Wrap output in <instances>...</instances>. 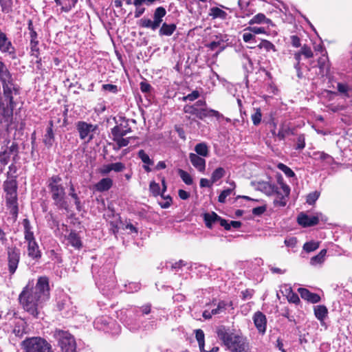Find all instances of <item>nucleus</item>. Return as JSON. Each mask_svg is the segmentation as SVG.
<instances>
[{
    "label": "nucleus",
    "instance_id": "680f3d73",
    "mask_svg": "<svg viewBox=\"0 0 352 352\" xmlns=\"http://www.w3.org/2000/svg\"><path fill=\"white\" fill-rule=\"evenodd\" d=\"M102 89L109 92L116 94L118 92V87L116 85L111 84H104L102 85Z\"/></svg>",
    "mask_w": 352,
    "mask_h": 352
},
{
    "label": "nucleus",
    "instance_id": "423d86ee",
    "mask_svg": "<svg viewBox=\"0 0 352 352\" xmlns=\"http://www.w3.org/2000/svg\"><path fill=\"white\" fill-rule=\"evenodd\" d=\"M3 189L6 192V204L10 213L16 216L18 213L17 204V185L14 179L6 180L3 183Z\"/></svg>",
    "mask_w": 352,
    "mask_h": 352
},
{
    "label": "nucleus",
    "instance_id": "052dcab7",
    "mask_svg": "<svg viewBox=\"0 0 352 352\" xmlns=\"http://www.w3.org/2000/svg\"><path fill=\"white\" fill-rule=\"evenodd\" d=\"M247 31H251L254 35L263 34L265 32V30L262 27H249L246 28Z\"/></svg>",
    "mask_w": 352,
    "mask_h": 352
},
{
    "label": "nucleus",
    "instance_id": "f257e3e1",
    "mask_svg": "<svg viewBox=\"0 0 352 352\" xmlns=\"http://www.w3.org/2000/svg\"><path fill=\"white\" fill-rule=\"evenodd\" d=\"M29 287L28 285L21 292L19 300L27 312L38 318L44 302L50 296L48 278L41 276L38 279L34 287Z\"/></svg>",
    "mask_w": 352,
    "mask_h": 352
},
{
    "label": "nucleus",
    "instance_id": "864d4df0",
    "mask_svg": "<svg viewBox=\"0 0 352 352\" xmlns=\"http://www.w3.org/2000/svg\"><path fill=\"white\" fill-rule=\"evenodd\" d=\"M252 122L254 125H258L260 124L262 118V113L261 112L260 109H256L255 113L251 116Z\"/></svg>",
    "mask_w": 352,
    "mask_h": 352
},
{
    "label": "nucleus",
    "instance_id": "4d7b16f0",
    "mask_svg": "<svg viewBox=\"0 0 352 352\" xmlns=\"http://www.w3.org/2000/svg\"><path fill=\"white\" fill-rule=\"evenodd\" d=\"M0 51L3 53H8L12 54V58L14 57V48L13 45H0Z\"/></svg>",
    "mask_w": 352,
    "mask_h": 352
},
{
    "label": "nucleus",
    "instance_id": "aec40b11",
    "mask_svg": "<svg viewBox=\"0 0 352 352\" xmlns=\"http://www.w3.org/2000/svg\"><path fill=\"white\" fill-rule=\"evenodd\" d=\"M162 184L163 188L162 190L161 191L159 184L156 183L155 182H151L150 183L149 189L154 196L161 195L162 197H164V193L166 190V185L164 178L162 179Z\"/></svg>",
    "mask_w": 352,
    "mask_h": 352
},
{
    "label": "nucleus",
    "instance_id": "b1692460",
    "mask_svg": "<svg viewBox=\"0 0 352 352\" xmlns=\"http://www.w3.org/2000/svg\"><path fill=\"white\" fill-rule=\"evenodd\" d=\"M204 219L206 226L208 228H211L214 223L218 222L219 219H220V217H219L215 212H212L204 214Z\"/></svg>",
    "mask_w": 352,
    "mask_h": 352
},
{
    "label": "nucleus",
    "instance_id": "6e6552de",
    "mask_svg": "<svg viewBox=\"0 0 352 352\" xmlns=\"http://www.w3.org/2000/svg\"><path fill=\"white\" fill-rule=\"evenodd\" d=\"M25 352H53L50 344L39 337H33L22 342Z\"/></svg>",
    "mask_w": 352,
    "mask_h": 352
},
{
    "label": "nucleus",
    "instance_id": "a18cd8bd",
    "mask_svg": "<svg viewBox=\"0 0 352 352\" xmlns=\"http://www.w3.org/2000/svg\"><path fill=\"white\" fill-rule=\"evenodd\" d=\"M1 11L4 13H9L12 11V0H0Z\"/></svg>",
    "mask_w": 352,
    "mask_h": 352
},
{
    "label": "nucleus",
    "instance_id": "7c9ffc66",
    "mask_svg": "<svg viewBox=\"0 0 352 352\" xmlns=\"http://www.w3.org/2000/svg\"><path fill=\"white\" fill-rule=\"evenodd\" d=\"M271 23V20L266 18L265 15L263 13H258L254 16L252 19L250 21L249 24H254V23Z\"/></svg>",
    "mask_w": 352,
    "mask_h": 352
},
{
    "label": "nucleus",
    "instance_id": "49530a36",
    "mask_svg": "<svg viewBox=\"0 0 352 352\" xmlns=\"http://www.w3.org/2000/svg\"><path fill=\"white\" fill-rule=\"evenodd\" d=\"M54 140V134L52 127H49L47 129L46 133L44 136V143L47 146H52Z\"/></svg>",
    "mask_w": 352,
    "mask_h": 352
},
{
    "label": "nucleus",
    "instance_id": "e433bc0d",
    "mask_svg": "<svg viewBox=\"0 0 352 352\" xmlns=\"http://www.w3.org/2000/svg\"><path fill=\"white\" fill-rule=\"evenodd\" d=\"M286 291L287 292V298L289 302L298 304L300 302V298L296 293L293 292L291 287L285 286Z\"/></svg>",
    "mask_w": 352,
    "mask_h": 352
},
{
    "label": "nucleus",
    "instance_id": "338daca9",
    "mask_svg": "<svg viewBox=\"0 0 352 352\" xmlns=\"http://www.w3.org/2000/svg\"><path fill=\"white\" fill-rule=\"evenodd\" d=\"M213 183L211 182V179L209 180L206 178H201L200 179V186L201 188L210 187Z\"/></svg>",
    "mask_w": 352,
    "mask_h": 352
},
{
    "label": "nucleus",
    "instance_id": "774afa93",
    "mask_svg": "<svg viewBox=\"0 0 352 352\" xmlns=\"http://www.w3.org/2000/svg\"><path fill=\"white\" fill-rule=\"evenodd\" d=\"M178 195L180 199L183 200H186L190 197V193L184 190L180 189L178 191Z\"/></svg>",
    "mask_w": 352,
    "mask_h": 352
},
{
    "label": "nucleus",
    "instance_id": "e2e57ef3",
    "mask_svg": "<svg viewBox=\"0 0 352 352\" xmlns=\"http://www.w3.org/2000/svg\"><path fill=\"white\" fill-rule=\"evenodd\" d=\"M285 245L289 248H294L297 243V239L296 237H289L285 239L284 241Z\"/></svg>",
    "mask_w": 352,
    "mask_h": 352
},
{
    "label": "nucleus",
    "instance_id": "cd10ccee",
    "mask_svg": "<svg viewBox=\"0 0 352 352\" xmlns=\"http://www.w3.org/2000/svg\"><path fill=\"white\" fill-rule=\"evenodd\" d=\"M209 15L213 19H225L227 16V13L219 8L212 7L210 9Z\"/></svg>",
    "mask_w": 352,
    "mask_h": 352
},
{
    "label": "nucleus",
    "instance_id": "c85d7f7f",
    "mask_svg": "<svg viewBox=\"0 0 352 352\" xmlns=\"http://www.w3.org/2000/svg\"><path fill=\"white\" fill-rule=\"evenodd\" d=\"M314 314L319 320L322 321L327 315V309L324 305H317L314 307Z\"/></svg>",
    "mask_w": 352,
    "mask_h": 352
},
{
    "label": "nucleus",
    "instance_id": "1a4fd4ad",
    "mask_svg": "<svg viewBox=\"0 0 352 352\" xmlns=\"http://www.w3.org/2000/svg\"><path fill=\"white\" fill-rule=\"evenodd\" d=\"M54 336L62 352H76L75 339L68 331L56 330Z\"/></svg>",
    "mask_w": 352,
    "mask_h": 352
},
{
    "label": "nucleus",
    "instance_id": "8fccbe9b",
    "mask_svg": "<svg viewBox=\"0 0 352 352\" xmlns=\"http://www.w3.org/2000/svg\"><path fill=\"white\" fill-rule=\"evenodd\" d=\"M138 157L141 159L142 162L147 165H153V161L150 159L149 156L145 153L144 150H140L138 152Z\"/></svg>",
    "mask_w": 352,
    "mask_h": 352
},
{
    "label": "nucleus",
    "instance_id": "c756f323",
    "mask_svg": "<svg viewBox=\"0 0 352 352\" xmlns=\"http://www.w3.org/2000/svg\"><path fill=\"white\" fill-rule=\"evenodd\" d=\"M209 113H211L212 116L216 117H218L220 115L217 111L213 109L207 110L206 109L201 108L198 109L196 117L199 119H204V118L210 115Z\"/></svg>",
    "mask_w": 352,
    "mask_h": 352
},
{
    "label": "nucleus",
    "instance_id": "f8f14e48",
    "mask_svg": "<svg viewBox=\"0 0 352 352\" xmlns=\"http://www.w3.org/2000/svg\"><path fill=\"white\" fill-rule=\"evenodd\" d=\"M256 188L267 196L275 195L276 198H278V186L270 181H259L256 183Z\"/></svg>",
    "mask_w": 352,
    "mask_h": 352
},
{
    "label": "nucleus",
    "instance_id": "5701e85b",
    "mask_svg": "<svg viewBox=\"0 0 352 352\" xmlns=\"http://www.w3.org/2000/svg\"><path fill=\"white\" fill-rule=\"evenodd\" d=\"M78 0H55L57 5L61 6L63 12H69L76 5Z\"/></svg>",
    "mask_w": 352,
    "mask_h": 352
},
{
    "label": "nucleus",
    "instance_id": "2f4dec72",
    "mask_svg": "<svg viewBox=\"0 0 352 352\" xmlns=\"http://www.w3.org/2000/svg\"><path fill=\"white\" fill-rule=\"evenodd\" d=\"M176 29V25L173 23L166 24L164 23L160 30V35L170 36Z\"/></svg>",
    "mask_w": 352,
    "mask_h": 352
},
{
    "label": "nucleus",
    "instance_id": "7ed1b4c3",
    "mask_svg": "<svg viewBox=\"0 0 352 352\" xmlns=\"http://www.w3.org/2000/svg\"><path fill=\"white\" fill-rule=\"evenodd\" d=\"M0 81L2 83L4 97L8 100L6 108H3L1 113L4 117H10L12 115L14 102L13 94L16 93V89L13 83L12 74L6 65L0 60Z\"/></svg>",
    "mask_w": 352,
    "mask_h": 352
},
{
    "label": "nucleus",
    "instance_id": "bb28decb",
    "mask_svg": "<svg viewBox=\"0 0 352 352\" xmlns=\"http://www.w3.org/2000/svg\"><path fill=\"white\" fill-rule=\"evenodd\" d=\"M195 154H197L199 156L206 157L209 155V149L206 143L201 142L197 144L195 146Z\"/></svg>",
    "mask_w": 352,
    "mask_h": 352
},
{
    "label": "nucleus",
    "instance_id": "412c9836",
    "mask_svg": "<svg viewBox=\"0 0 352 352\" xmlns=\"http://www.w3.org/2000/svg\"><path fill=\"white\" fill-rule=\"evenodd\" d=\"M113 186V180L111 178L106 177L100 180L95 185V189L99 192H104L109 190Z\"/></svg>",
    "mask_w": 352,
    "mask_h": 352
},
{
    "label": "nucleus",
    "instance_id": "4be33fe9",
    "mask_svg": "<svg viewBox=\"0 0 352 352\" xmlns=\"http://www.w3.org/2000/svg\"><path fill=\"white\" fill-rule=\"evenodd\" d=\"M312 157L316 160L325 161L329 164H331L335 162L333 157L322 151L314 152Z\"/></svg>",
    "mask_w": 352,
    "mask_h": 352
},
{
    "label": "nucleus",
    "instance_id": "0e129e2a",
    "mask_svg": "<svg viewBox=\"0 0 352 352\" xmlns=\"http://www.w3.org/2000/svg\"><path fill=\"white\" fill-rule=\"evenodd\" d=\"M100 173L103 175H107L109 174L111 171H112V169H111V164H104L100 168Z\"/></svg>",
    "mask_w": 352,
    "mask_h": 352
},
{
    "label": "nucleus",
    "instance_id": "393cba45",
    "mask_svg": "<svg viewBox=\"0 0 352 352\" xmlns=\"http://www.w3.org/2000/svg\"><path fill=\"white\" fill-rule=\"evenodd\" d=\"M166 11L165 8L163 7H158L155 10L153 14V21L158 28L160 27L161 23L162 22V18L166 15Z\"/></svg>",
    "mask_w": 352,
    "mask_h": 352
},
{
    "label": "nucleus",
    "instance_id": "37998d69",
    "mask_svg": "<svg viewBox=\"0 0 352 352\" xmlns=\"http://www.w3.org/2000/svg\"><path fill=\"white\" fill-rule=\"evenodd\" d=\"M319 245V242L311 241L304 244L303 250L307 252H311L317 250Z\"/></svg>",
    "mask_w": 352,
    "mask_h": 352
},
{
    "label": "nucleus",
    "instance_id": "ddd939ff",
    "mask_svg": "<svg viewBox=\"0 0 352 352\" xmlns=\"http://www.w3.org/2000/svg\"><path fill=\"white\" fill-rule=\"evenodd\" d=\"M8 259L9 272L11 274H13L18 267L20 259V250L16 248H8Z\"/></svg>",
    "mask_w": 352,
    "mask_h": 352
},
{
    "label": "nucleus",
    "instance_id": "13d9d810",
    "mask_svg": "<svg viewBox=\"0 0 352 352\" xmlns=\"http://www.w3.org/2000/svg\"><path fill=\"white\" fill-rule=\"evenodd\" d=\"M254 37V34L251 31H247L246 29L243 34V41L245 43L254 41L253 38Z\"/></svg>",
    "mask_w": 352,
    "mask_h": 352
},
{
    "label": "nucleus",
    "instance_id": "c9c22d12",
    "mask_svg": "<svg viewBox=\"0 0 352 352\" xmlns=\"http://www.w3.org/2000/svg\"><path fill=\"white\" fill-rule=\"evenodd\" d=\"M10 156L7 150L0 153V173L3 172L5 166L8 164Z\"/></svg>",
    "mask_w": 352,
    "mask_h": 352
},
{
    "label": "nucleus",
    "instance_id": "72a5a7b5",
    "mask_svg": "<svg viewBox=\"0 0 352 352\" xmlns=\"http://www.w3.org/2000/svg\"><path fill=\"white\" fill-rule=\"evenodd\" d=\"M327 254V250L323 249L318 254H317L315 256H313L311 258L310 263L312 265H316L317 264L322 263L324 261V257Z\"/></svg>",
    "mask_w": 352,
    "mask_h": 352
},
{
    "label": "nucleus",
    "instance_id": "6ab92c4d",
    "mask_svg": "<svg viewBox=\"0 0 352 352\" xmlns=\"http://www.w3.org/2000/svg\"><path fill=\"white\" fill-rule=\"evenodd\" d=\"M298 292L300 294L302 298L311 303H316L320 300V297L319 295L314 293H311L305 288H299Z\"/></svg>",
    "mask_w": 352,
    "mask_h": 352
},
{
    "label": "nucleus",
    "instance_id": "3c124183",
    "mask_svg": "<svg viewBox=\"0 0 352 352\" xmlns=\"http://www.w3.org/2000/svg\"><path fill=\"white\" fill-rule=\"evenodd\" d=\"M233 192V188H228L223 190L218 197V201L220 203H225L226 198L230 195Z\"/></svg>",
    "mask_w": 352,
    "mask_h": 352
},
{
    "label": "nucleus",
    "instance_id": "a19ab883",
    "mask_svg": "<svg viewBox=\"0 0 352 352\" xmlns=\"http://www.w3.org/2000/svg\"><path fill=\"white\" fill-rule=\"evenodd\" d=\"M337 89L339 93L344 96L349 97L352 93V90L346 84L338 82L337 84Z\"/></svg>",
    "mask_w": 352,
    "mask_h": 352
},
{
    "label": "nucleus",
    "instance_id": "5fc2aeb1",
    "mask_svg": "<svg viewBox=\"0 0 352 352\" xmlns=\"http://www.w3.org/2000/svg\"><path fill=\"white\" fill-rule=\"evenodd\" d=\"M125 165L122 162H116L111 164L112 170L116 173L123 171L125 169Z\"/></svg>",
    "mask_w": 352,
    "mask_h": 352
},
{
    "label": "nucleus",
    "instance_id": "2eb2a0df",
    "mask_svg": "<svg viewBox=\"0 0 352 352\" xmlns=\"http://www.w3.org/2000/svg\"><path fill=\"white\" fill-rule=\"evenodd\" d=\"M252 319L258 331L261 334H264L267 328L266 316L262 312L258 311L254 314Z\"/></svg>",
    "mask_w": 352,
    "mask_h": 352
},
{
    "label": "nucleus",
    "instance_id": "39448f33",
    "mask_svg": "<svg viewBox=\"0 0 352 352\" xmlns=\"http://www.w3.org/2000/svg\"><path fill=\"white\" fill-rule=\"evenodd\" d=\"M61 178L58 175L52 176L49 180V188L54 204L59 208L67 210L68 204L65 201V188L60 184Z\"/></svg>",
    "mask_w": 352,
    "mask_h": 352
},
{
    "label": "nucleus",
    "instance_id": "20e7f679",
    "mask_svg": "<svg viewBox=\"0 0 352 352\" xmlns=\"http://www.w3.org/2000/svg\"><path fill=\"white\" fill-rule=\"evenodd\" d=\"M314 48L315 54H314L310 45H304L301 50L300 54H296V58L297 60L300 59V57L302 55L305 58H311L314 56H317L320 54V56L318 58V65L320 70V73L322 75H324V73H327L329 69L328 56L327 55V52L323 45H314Z\"/></svg>",
    "mask_w": 352,
    "mask_h": 352
},
{
    "label": "nucleus",
    "instance_id": "f704fd0d",
    "mask_svg": "<svg viewBox=\"0 0 352 352\" xmlns=\"http://www.w3.org/2000/svg\"><path fill=\"white\" fill-rule=\"evenodd\" d=\"M69 195L74 199L76 209L78 211H80L82 209L81 202L78 195L76 193L74 186L72 184L70 186Z\"/></svg>",
    "mask_w": 352,
    "mask_h": 352
},
{
    "label": "nucleus",
    "instance_id": "58836bf2",
    "mask_svg": "<svg viewBox=\"0 0 352 352\" xmlns=\"http://www.w3.org/2000/svg\"><path fill=\"white\" fill-rule=\"evenodd\" d=\"M28 34L30 37V44H38V41H36L37 34L34 29L32 21L30 20L28 21Z\"/></svg>",
    "mask_w": 352,
    "mask_h": 352
},
{
    "label": "nucleus",
    "instance_id": "9d476101",
    "mask_svg": "<svg viewBox=\"0 0 352 352\" xmlns=\"http://www.w3.org/2000/svg\"><path fill=\"white\" fill-rule=\"evenodd\" d=\"M276 180L279 185L278 198H275L273 203L275 207H284L287 202V198L290 193V188L284 182L281 175L278 174L276 175Z\"/></svg>",
    "mask_w": 352,
    "mask_h": 352
},
{
    "label": "nucleus",
    "instance_id": "603ef678",
    "mask_svg": "<svg viewBox=\"0 0 352 352\" xmlns=\"http://www.w3.org/2000/svg\"><path fill=\"white\" fill-rule=\"evenodd\" d=\"M6 150L8 151L10 157L12 154L16 155L18 152V145L14 142H8L7 148Z\"/></svg>",
    "mask_w": 352,
    "mask_h": 352
},
{
    "label": "nucleus",
    "instance_id": "f03ea898",
    "mask_svg": "<svg viewBox=\"0 0 352 352\" xmlns=\"http://www.w3.org/2000/svg\"><path fill=\"white\" fill-rule=\"evenodd\" d=\"M217 334L220 340L231 352H250L247 338L241 334L232 332L225 326L217 329Z\"/></svg>",
    "mask_w": 352,
    "mask_h": 352
},
{
    "label": "nucleus",
    "instance_id": "0eeeda50",
    "mask_svg": "<svg viewBox=\"0 0 352 352\" xmlns=\"http://www.w3.org/2000/svg\"><path fill=\"white\" fill-rule=\"evenodd\" d=\"M23 225L24 227L25 240L28 243V254L32 258H38L41 257V254L38 245L35 240L34 233L32 231L30 221L25 219L23 221Z\"/></svg>",
    "mask_w": 352,
    "mask_h": 352
},
{
    "label": "nucleus",
    "instance_id": "6e6d98bb",
    "mask_svg": "<svg viewBox=\"0 0 352 352\" xmlns=\"http://www.w3.org/2000/svg\"><path fill=\"white\" fill-rule=\"evenodd\" d=\"M198 109L199 108L196 107L195 105H186L184 107V111L186 113L195 115L196 116L197 113Z\"/></svg>",
    "mask_w": 352,
    "mask_h": 352
},
{
    "label": "nucleus",
    "instance_id": "4c0bfd02",
    "mask_svg": "<svg viewBox=\"0 0 352 352\" xmlns=\"http://www.w3.org/2000/svg\"><path fill=\"white\" fill-rule=\"evenodd\" d=\"M195 337L201 351H204V333L201 329L195 330Z\"/></svg>",
    "mask_w": 352,
    "mask_h": 352
},
{
    "label": "nucleus",
    "instance_id": "ea45409f",
    "mask_svg": "<svg viewBox=\"0 0 352 352\" xmlns=\"http://www.w3.org/2000/svg\"><path fill=\"white\" fill-rule=\"evenodd\" d=\"M178 174L182 181L187 185H191L193 183V179L191 175L186 171L179 169Z\"/></svg>",
    "mask_w": 352,
    "mask_h": 352
},
{
    "label": "nucleus",
    "instance_id": "f3484780",
    "mask_svg": "<svg viewBox=\"0 0 352 352\" xmlns=\"http://www.w3.org/2000/svg\"><path fill=\"white\" fill-rule=\"evenodd\" d=\"M118 129H112L111 133L113 140L116 142L113 146L115 150H119L122 147L126 146L129 143V138H123V133H120Z\"/></svg>",
    "mask_w": 352,
    "mask_h": 352
},
{
    "label": "nucleus",
    "instance_id": "a878e982",
    "mask_svg": "<svg viewBox=\"0 0 352 352\" xmlns=\"http://www.w3.org/2000/svg\"><path fill=\"white\" fill-rule=\"evenodd\" d=\"M68 243L75 248H80L82 245L80 237L76 232H71L67 236Z\"/></svg>",
    "mask_w": 352,
    "mask_h": 352
},
{
    "label": "nucleus",
    "instance_id": "a211bd4d",
    "mask_svg": "<svg viewBox=\"0 0 352 352\" xmlns=\"http://www.w3.org/2000/svg\"><path fill=\"white\" fill-rule=\"evenodd\" d=\"M189 160L192 165L201 173H204L206 170V160L203 157L199 156L195 153L189 154Z\"/></svg>",
    "mask_w": 352,
    "mask_h": 352
},
{
    "label": "nucleus",
    "instance_id": "bf43d9fd",
    "mask_svg": "<svg viewBox=\"0 0 352 352\" xmlns=\"http://www.w3.org/2000/svg\"><path fill=\"white\" fill-rule=\"evenodd\" d=\"M199 96V91L195 90V91H193L191 94H189L187 96H184L183 98V100H184L194 101L195 100L198 98Z\"/></svg>",
    "mask_w": 352,
    "mask_h": 352
},
{
    "label": "nucleus",
    "instance_id": "69168bd1",
    "mask_svg": "<svg viewBox=\"0 0 352 352\" xmlns=\"http://www.w3.org/2000/svg\"><path fill=\"white\" fill-rule=\"evenodd\" d=\"M266 210L265 206H258L252 209V213L254 215L259 216L263 214Z\"/></svg>",
    "mask_w": 352,
    "mask_h": 352
},
{
    "label": "nucleus",
    "instance_id": "9b49d317",
    "mask_svg": "<svg viewBox=\"0 0 352 352\" xmlns=\"http://www.w3.org/2000/svg\"><path fill=\"white\" fill-rule=\"evenodd\" d=\"M76 127L80 138L87 142H89L94 138V133L97 129L96 125L85 122H78Z\"/></svg>",
    "mask_w": 352,
    "mask_h": 352
},
{
    "label": "nucleus",
    "instance_id": "473e14b6",
    "mask_svg": "<svg viewBox=\"0 0 352 352\" xmlns=\"http://www.w3.org/2000/svg\"><path fill=\"white\" fill-rule=\"evenodd\" d=\"M226 175V170L222 167L217 168L212 173L211 175V182L215 183L219 181L220 179L224 177Z\"/></svg>",
    "mask_w": 352,
    "mask_h": 352
},
{
    "label": "nucleus",
    "instance_id": "de8ad7c7",
    "mask_svg": "<svg viewBox=\"0 0 352 352\" xmlns=\"http://www.w3.org/2000/svg\"><path fill=\"white\" fill-rule=\"evenodd\" d=\"M277 167H278V169L282 170L285 174V175L287 177H295L294 172L289 167L287 166L284 164L279 163L277 165Z\"/></svg>",
    "mask_w": 352,
    "mask_h": 352
},
{
    "label": "nucleus",
    "instance_id": "79ce46f5",
    "mask_svg": "<svg viewBox=\"0 0 352 352\" xmlns=\"http://www.w3.org/2000/svg\"><path fill=\"white\" fill-rule=\"evenodd\" d=\"M320 195V192L319 191L316 190V191L311 192L307 195L306 202L309 205H313L318 200Z\"/></svg>",
    "mask_w": 352,
    "mask_h": 352
},
{
    "label": "nucleus",
    "instance_id": "c03bdc74",
    "mask_svg": "<svg viewBox=\"0 0 352 352\" xmlns=\"http://www.w3.org/2000/svg\"><path fill=\"white\" fill-rule=\"evenodd\" d=\"M141 25L144 28H150L153 30H156L158 28L157 25L155 23L153 20H151L150 19L143 18L140 21Z\"/></svg>",
    "mask_w": 352,
    "mask_h": 352
},
{
    "label": "nucleus",
    "instance_id": "4468645a",
    "mask_svg": "<svg viewBox=\"0 0 352 352\" xmlns=\"http://www.w3.org/2000/svg\"><path fill=\"white\" fill-rule=\"evenodd\" d=\"M321 213L316 215H307L305 213H300L297 219L298 223L302 227H310L318 223L320 219H322Z\"/></svg>",
    "mask_w": 352,
    "mask_h": 352
},
{
    "label": "nucleus",
    "instance_id": "09e8293b",
    "mask_svg": "<svg viewBox=\"0 0 352 352\" xmlns=\"http://www.w3.org/2000/svg\"><path fill=\"white\" fill-rule=\"evenodd\" d=\"M235 51L236 52H242L243 54V56L246 58L249 62V64L250 65V67L252 66V61H251V59L250 58V54H248V52H247V50H250V49H252L253 47H247L245 49L243 47V45H235Z\"/></svg>",
    "mask_w": 352,
    "mask_h": 352
},
{
    "label": "nucleus",
    "instance_id": "dca6fc26",
    "mask_svg": "<svg viewBox=\"0 0 352 352\" xmlns=\"http://www.w3.org/2000/svg\"><path fill=\"white\" fill-rule=\"evenodd\" d=\"M111 325L116 327L115 331H112V333H117L119 331L120 327L117 325L113 321H110L109 318L107 317H100L96 319L94 321V326L96 329L103 331H108V325Z\"/></svg>",
    "mask_w": 352,
    "mask_h": 352
}]
</instances>
